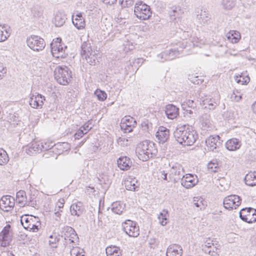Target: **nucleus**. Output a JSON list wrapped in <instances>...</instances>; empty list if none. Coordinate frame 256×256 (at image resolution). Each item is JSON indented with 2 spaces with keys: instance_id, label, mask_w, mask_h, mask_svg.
<instances>
[{
  "instance_id": "obj_1",
  "label": "nucleus",
  "mask_w": 256,
  "mask_h": 256,
  "mask_svg": "<svg viewBox=\"0 0 256 256\" xmlns=\"http://www.w3.org/2000/svg\"><path fill=\"white\" fill-rule=\"evenodd\" d=\"M62 234V236L64 240V244L70 250V256H85L83 250L76 246L78 244L79 238L73 228L68 226H64Z\"/></svg>"
},
{
  "instance_id": "obj_2",
  "label": "nucleus",
  "mask_w": 256,
  "mask_h": 256,
  "mask_svg": "<svg viewBox=\"0 0 256 256\" xmlns=\"http://www.w3.org/2000/svg\"><path fill=\"white\" fill-rule=\"evenodd\" d=\"M176 140L184 146H192L198 138V134L193 128L188 125L178 126L174 132Z\"/></svg>"
},
{
  "instance_id": "obj_3",
  "label": "nucleus",
  "mask_w": 256,
  "mask_h": 256,
  "mask_svg": "<svg viewBox=\"0 0 256 256\" xmlns=\"http://www.w3.org/2000/svg\"><path fill=\"white\" fill-rule=\"evenodd\" d=\"M136 152L138 158L145 162L155 156L158 150L154 142L146 140L137 146Z\"/></svg>"
},
{
  "instance_id": "obj_4",
  "label": "nucleus",
  "mask_w": 256,
  "mask_h": 256,
  "mask_svg": "<svg viewBox=\"0 0 256 256\" xmlns=\"http://www.w3.org/2000/svg\"><path fill=\"white\" fill-rule=\"evenodd\" d=\"M20 223L26 230L38 232L41 228V222L38 217L25 214L21 216Z\"/></svg>"
},
{
  "instance_id": "obj_5",
  "label": "nucleus",
  "mask_w": 256,
  "mask_h": 256,
  "mask_svg": "<svg viewBox=\"0 0 256 256\" xmlns=\"http://www.w3.org/2000/svg\"><path fill=\"white\" fill-rule=\"evenodd\" d=\"M54 76L60 84L66 85L72 78L71 71L67 66H58L54 71Z\"/></svg>"
},
{
  "instance_id": "obj_6",
  "label": "nucleus",
  "mask_w": 256,
  "mask_h": 256,
  "mask_svg": "<svg viewBox=\"0 0 256 256\" xmlns=\"http://www.w3.org/2000/svg\"><path fill=\"white\" fill-rule=\"evenodd\" d=\"M134 12L138 18L142 20L149 19L152 14L150 6L142 0H139L136 4Z\"/></svg>"
},
{
  "instance_id": "obj_7",
  "label": "nucleus",
  "mask_w": 256,
  "mask_h": 256,
  "mask_svg": "<svg viewBox=\"0 0 256 256\" xmlns=\"http://www.w3.org/2000/svg\"><path fill=\"white\" fill-rule=\"evenodd\" d=\"M184 173V169L180 164L178 163L173 164L169 172L168 181H171L174 184L182 180Z\"/></svg>"
},
{
  "instance_id": "obj_8",
  "label": "nucleus",
  "mask_w": 256,
  "mask_h": 256,
  "mask_svg": "<svg viewBox=\"0 0 256 256\" xmlns=\"http://www.w3.org/2000/svg\"><path fill=\"white\" fill-rule=\"evenodd\" d=\"M27 44L32 50L36 52L42 50L46 46L44 40L38 36H32L27 38Z\"/></svg>"
},
{
  "instance_id": "obj_9",
  "label": "nucleus",
  "mask_w": 256,
  "mask_h": 256,
  "mask_svg": "<svg viewBox=\"0 0 256 256\" xmlns=\"http://www.w3.org/2000/svg\"><path fill=\"white\" fill-rule=\"evenodd\" d=\"M220 245L215 242V241L210 240V238L206 239L202 245V250L206 253L212 256L218 255V250L220 249Z\"/></svg>"
},
{
  "instance_id": "obj_10",
  "label": "nucleus",
  "mask_w": 256,
  "mask_h": 256,
  "mask_svg": "<svg viewBox=\"0 0 256 256\" xmlns=\"http://www.w3.org/2000/svg\"><path fill=\"white\" fill-rule=\"evenodd\" d=\"M124 231L128 236L136 238L140 234L139 227L136 223L128 220L122 224Z\"/></svg>"
},
{
  "instance_id": "obj_11",
  "label": "nucleus",
  "mask_w": 256,
  "mask_h": 256,
  "mask_svg": "<svg viewBox=\"0 0 256 256\" xmlns=\"http://www.w3.org/2000/svg\"><path fill=\"white\" fill-rule=\"evenodd\" d=\"M61 38H56L50 44L51 52L54 56L57 58H64V49L61 44Z\"/></svg>"
},
{
  "instance_id": "obj_12",
  "label": "nucleus",
  "mask_w": 256,
  "mask_h": 256,
  "mask_svg": "<svg viewBox=\"0 0 256 256\" xmlns=\"http://www.w3.org/2000/svg\"><path fill=\"white\" fill-rule=\"evenodd\" d=\"M241 204V199L237 195L232 194L226 197L223 200L225 208L232 210L236 208Z\"/></svg>"
},
{
  "instance_id": "obj_13",
  "label": "nucleus",
  "mask_w": 256,
  "mask_h": 256,
  "mask_svg": "<svg viewBox=\"0 0 256 256\" xmlns=\"http://www.w3.org/2000/svg\"><path fill=\"white\" fill-rule=\"evenodd\" d=\"M220 96L218 94H214L213 97L206 98L200 101V104L204 106V108L210 110H214L220 104Z\"/></svg>"
},
{
  "instance_id": "obj_14",
  "label": "nucleus",
  "mask_w": 256,
  "mask_h": 256,
  "mask_svg": "<svg viewBox=\"0 0 256 256\" xmlns=\"http://www.w3.org/2000/svg\"><path fill=\"white\" fill-rule=\"evenodd\" d=\"M180 54V50L178 48L166 50L158 56V60L164 62L174 59Z\"/></svg>"
},
{
  "instance_id": "obj_15",
  "label": "nucleus",
  "mask_w": 256,
  "mask_h": 256,
  "mask_svg": "<svg viewBox=\"0 0 256 256\" xmlns=\"http://www.w3.org/2000/svg\"><path fill=\"white\" fill-rule=\"evenodd\" d=\"M222 140L218 135L210 136L206 140V144L210 151L214 152L222 145Z\"/></svg>"
},
{
  "instance_id": "obj_16",
  "label": "nucleus",
  "mask_w": 256,
  "mask_h": 256,
  "mask_svg": "<svg viewBox=\"0 0 256 256\" xmlns=\"http://www.w3.org/2000/svg\"><path fill=\"white\" fill-rule=\"evenodd\" d=\"M181 184L186 188L194 187L198 182L197 176L190 174H186L182 176L180 180Z\"/></svg>"
},
{
  "instance_id": "obj_17",
  "label": "nucleus",
  "mask_w": 256,
  "mask_h": 256,
  "mask_svg": "<svg viewBox=\"0 0 256 256\" xmlns=\"http://www.w3.org/2000/svg\"><path fill=\"white\" fill-rule=\"evenodd\" d=\"M14 206V199L10 196H3L0 200V208L4 211H10Z\"/></svg>"
},
{
  "instance_id": "obj_18",
  "label": "nucleus",
  "mask_w": 256,
  "mask_h": 256,
  "mask_svg": "<svg viewBox=\"0 0 256 256\" xmlns=\"http://www.w3.org/2000/svg\"><path fill=\"white\" fill-rule=\"evenodd\" d=\"M45 97L40 94H32L29 100V104L34 108H41L44 104Z\"/></svg>"
},
{
  "instance_id": "obj_19",
  "label": "nucleus",
  "mask_w": 256,
  "mask_h": 256,
  "mask_svg": "<svg viewBox=\"0 0 256 256\" xmlns=\"http://www.w3.org/2000/svg\"><path fill=\"white\" fill-rule=\"evenodd\" d=\"M196 13V20L200 24H208L211 19V15L206 9L197 8Z\"/></svg>"
},
{
  "instance_id": "obj_20",
  "label": "nucleus",
  "mask_w": 256,
  "mask_h": 256,
  "mask_svg": "<svg viewBox=\"0 0 256 256\" xmlns=\"http://www.w3.org/2000/svg\"><path fill=\"white\" fill-rule=\"evenodd\" d=\"M170 130L164 126H160L156 133V137L158 138L159 142L164 144L169 138Z\"/></svg>"
},
{
  "instance_id": "obj_21",
  "label": "nucleus",
  "mask_w": 256,
  "mask_h": 256,
  "mask_svg": "<svg viewBox=\"0 0 256 256\" xmlns=\"http://www.w3.org/2000/svg\"><path fill=\"white\" fill-rule=\"evenodd\" d=\"M12 235V229L10 224H7L1 232L4 246H6L11 240Z\"/></svg>"
},
{
  "instance_id": "obj_22",
  "label": "nucleus",
  "mask_w": 256,
  "mask_h": 256,
  "mask_svg": "<svg viewBox=\"0 0 256 256\" xmlns=\"http://www.w3.org/2000/svg\"><path fill=\"white\" fill-rule=\"evenodd\" d=\"M182 248L178 244H172L168 248L166 252V256H182Z\"/></svg>"
},
{
  "instance_id": "obj_23",
  "label": "nucleus",
  "mask_w": 256,
  "mask_h": 256,
  "mask_svg": "<svg viewBox=\"0 0 256 256\" xmlns=\"http://www.w3.org/2000/svg\"><path fill=\"white\" fill-rule=\"evenodd\" d=\"M118 167L122 170H130L132 166V162L130 159L127 156H121L117 160Z\"/></svg>"
},
{
  "instance_id": "obj_24",
  "label": "nucleus",
  "mask_w": 256,
  "mask_h": 256,
  "mask_svg": "<svg viewBox=\"0 0 256 256\" xmlns=\"http://www.w3.org/2000/svg\"><path fill=\"white\" fill-rule=\"evenodd\" d=\"M226 148L230 151H235L238 150L242 146L241 141L236 138H232L226 142Z\"/></svg>"
},
{
  "instance_id": "obj_25",
  "label": "nucleus",
  "mask_w": 256,
  "mask_h": 256,
  "mask_svg": "<svg viewBox=\"0 0 256 256\" xmlns=\"http://www.w3.org/2000/svg\"><path fill=\"white\" fill-rule=\"evenodd\" d=\"M179 109L174 104H170L166 106L165 113L169 119L174 120L179 114Z\"/></svg>"
},
{
  "instance_id": "obj_26",
  "label": "nucleus",
  "mask_w": 256,
  "mask_h": 256,
  "mask_svg": "<svg viewBox=\"0 0 256 256\" xmlns=\"http://www.w3.org/2000/svg\"><path fill=\"white\" fill-rule=\"evenodd\" d=\"M72 21L74 25L78 29H83L86 26L84 18L81 13L76 14L75 16H72Z\"/></svg>"
},
{
  "instance_id": "obj_27",
  "label": "nucleus",
  "mask_w": 256,
  "mask_h": 256,
  "mask_svg": "<svg viewBox=\"0 0 256 256\" xmlns=\"http://www.w3.org/2000/svg\"><path fill=\"white\" fill-rule=\"evenodd\" d=\"M70 212L72 216H80L84 212L82 204L80 202H78L72 204L70 207Z\"/></svg>"
},
{
  "instance_id": "obj_28",
  "label": "nucleus",
  "mask_w": 256,
  "mask_h": 256,
  "mask_svg": "<svg viewBox=\"0 0 256 256\" xmlns=\"http://www.w3.org/2000/svg\"><path fill=\"white\" fill-rule=\"evenodd\" d=\"M126 188L127 190L131 191L138 190V188L137 180L135 178H128L124 182Z\"/></svg>"
},
{
  "instance_id": "obj_29",
  "label": "nucleus",
  "mask_w": 256,
  "mask_h": 256,
  "mask_svg": "<svg viewBox=\"0 0 256 256\" xmlns=\"http://www.w3.org/2000/svg\"><path fill=\"white\" fill-rule=\"evenodd\" d=\"M10 34V27L6 24L0 26V42L6 40Z\"/></svg>"
},
{
  "instance_id": "obj_30",
  "label": "nucleus",
  "mask_w": 256,
  "mask_h": 256,
  "mask_svg": "<svg viewBox=\"0 0 256 256\" xmlns=\"http://www.w3.org/2000/svg\"><path fill=\"white\" fill-rule=\"evenodd\" d=\"M246 185L253 186H256V171L250 172L244 178Z\"/></svg>"
},
{
  "instance_id": "obj_31",
  "label": "nucleus",
  "mask_w": 256,
  "mask_h": 256,
  "mask_svg": "<svg viewBox=\"0 0 256 256\" xmlns=\"http://www.w3.org/2000/svg\"><path fill=\"white\" fill-rule=\"evenodd\" d=\"M228 40L232 44L238 42L240 39V33L236 30H230L226 34Z\"/></svg>"
},
{
  "instance_id": "obj_32",
  "label": "nucleus",
  "mask_w": 256,
  "mask_h": 256,
  "mask_svg": "<svg viewBox=\"0 0 256 256\" xmlns=\"http://www.w3.org/2000/svg\"><path fill=\"white\" fill-rule=\"evenodd\" d=\"M125 205L120 202H116L111 205V209L113 212L120 214L124 210Z\"/></svg>"
},
{
  "instance_id": "obj_33",
  "label": "nucleus",
  "mask_w": 256,
  "mask_h": 256,
  "mask_svg": "<svg viewBox=\"0 0 256 256\" xmlns=\"http://www.w3.org/2000/svg\"><path fill=\"white\" fill-rule=\"evenodd\" d=\"M98 51L92 50L88 54V56H85L84 58H85L90 65L94 66L98 61Z\"/></svg>"
},
{
  "instance_id": "obj_34",
  "label": "nucleus",
  "mask_w": 256,
  "mask_h": 256,
  "mask_svg": "<svg viewBox=\"0 0 256 256\" xmlns=\"http://www.w3.org/2000/svg\"><path fill=\"white\" fill-rule=\"evenodd\" d=\"M66 19V16L62 12H58L56 14L54 22L56 27H60L64 25Z\"/></svg>"
},
{
  "instance_id": "obj_35",
  "label": "nucleus",
  "mask_w": 256,
  "mask_h": 256,
  "mask_svg": "<svg viewBox=\"0 0 256 256\" xmlns=\"http://www.w3.org/2000/svg\"><path fill=\"white\" fill-rule=\"evenodd\" d=\"M92 50L90 43L84 42L81 46L80 54L84 58L85 56H88V54Z\"/></svg>"
},
{
  "instance_id": "obj_36",
  "label": "nucleus",
  "mask_w": 256,
  "mask_h": 256,
  "mask_svg": "<svg viewBox=\"0 0 256 256\" xmlns=\"http://www.w3.org/2000/svg\"><path fill=\"white\" fill-rule=\"evenodd\" d=\"M236 4V0H222L221 6L222 8L225 11L232 10Z\"/></svg>"
},
{
  "instance_id": "obj_37",
  "label": "nucleus",
  "mask_w": 256,
  "mask_h": 256,
  "mask_svg": "<svg viewBox=\"0 0 256 256\" xmlns=\"http://www.w3.org/2000/svg\"><path fill=\"white\" fill-rule=\"evenodd\" d=\"M26 192L24 190H20L16 192V202H18L20 206H24L26 202Z\"/></svg>"
},
{
  "instance_id": "obj_38",
  "label": "nucleus",
  "mask_w": 256,
  "mask_h": 256,
  "mask_svg": "<svg viewBox=\"0 0 256 256\" xmlns=\"http://www.w3.org/2000/svg\"><path fill=\"white\" fill-rule=\"evenodd\" d=\"M168 210H164L158 216L159 222L162 226H166L168 222Z\"/></svg>"
},
{
  "instance_id": "obj_39",
  "label": "nucleus",
  "mask_w": 256,
  "mask_h": 256,
  "mask_svg": "<svg viewBox=\"0 0 256 256\" xmlns=\"http://www.w3.org/2000/svg\"><path fill=\"white\" fill-rule=\"evenodd\" d=\"M107 256H120L121 252L120 250L117 247H108L106 249Z\"/></svg>"
},
{
  "instance_id": "obj_40",
  "label": "nucleus",
  "mask_w": 256,
  "mask_h": 256,
  "mask_svg": "<svg viewBox=\"0 0 256 256\" xmlns=\"http://www.w3.org/2000/svg\"><path fill=\"white\" fill-rule=\"evenodd\" d=\"M206 202L201 197H194L193 200L194 205L196 207L202 210L205 208L206 204Z\"/></svg>"
},
{
  "instance_id": "obj_41",
  "label": "nucleus",
  "mask_w": 256,
  "mask_h": 256,
  "mask_svg": "<svg viewBox=\"0 0 256 256\" xmlns=\"http://www.w3.org/2000/svg\"><path fill=\"white\" fill-rule=\"evenodd\" d=\"M32 14L34 17L40 18L42 16V8L39 5H36L32 6L31 10Z\"/></svg>"
},
{
  "instance_id": "obj_42",
  "label": "nucleus",
  "mask_w": 256,
  "mask_h": 256,
  "mask_svg": "<svg viewBox=\"0 0 256 256\" xmlns=\"http://www.w3.org/2000/svg\"><path fill=\"white\" fill-rule=\"evenodd\" d=\"M248 223H252L256 222V212H250L248 216H243V218L242 220Z\"/></svg>"
},
{
  "instance_id": "obj_43",
  "label": "nucleus",
  "mask_w": 256,
  "mask_h": 256,
  "mask_svg": "<svg viewBox=\"0 0 256 256\" xmlns=\"http://www.w3.org/2000/svg\"><path fill=\"white\" fill-rule=\"evenodd\" d=\"M252 212H256V210L252 208H244L239 212L240 218L242 220L243 216H248Z\"/></svg>"
},
{
  "instance_id": "obj_44",
  "label": "nucleus",
  "mask_w": 256,
  "mask_h": 256,
  "mask_svg": "<svg viewBox=\"0 0 256 256\" xmlns=\"http://www.w3.org/2000/svg\"><path fill=\"white\" fill-rule=\"evenodd\" d=\"M8 160V156L6 152L3 150H0V164H6Z\"/></svg>"
},
{
  "instance_id": "obj_45",
  "label": "nucleus",
  "mask_w": 256,
  "mask_h": 256,
  "mask_svg": "<svg viewBox=\"0 0 256 256\" xmlns=\"http://www.w3.org/2000/svg\"><path fill=\"white\" fill-rule=\"evenodd\" d=\"M94 94L96 96L98 99L100 101H104L107 97V94L104 91L98 89L94 92Z\"/></svg>"
},
{
  "instance_id": "obj_46",
  "label": "nucleus",
  "mask_w": 256,
  "mask_h": 256,
  "mask_svg": "<svg viewBox=\"0 0 256 256\" xmlns=\"http://www.w3.org/2000/svg\"><path fill=\"white\" fill-rule=\"evenodd\" d=\"M49 244L52 248H56V244L60 240L59 236L54 235H50L49 237Z\"/></svg>"
},
{
  "instance_id": "obj_47",
  "label": "nucleus",
  "mask_w": 256,
  "mask_h": 256,
  "mask_svg": "<svg viewBox=\"0 0 256 256\" xmlns=\"http://www.w3.org/2000/svg\"><path fill=\"white\" fill-rule=\"evenodd\" d=\"M235 80L238 84H246L250 82V78L248 76H246V77L244 78L240 76H235Z\"/></svg>"
},
{
  "instance_id": "obj_48",
  "label": "nucleus",
  "mask_w": 256,
  "mask_h": 256,
  "mask_svg": "<svg viewBox=\"0 0 256 256\" xmlns=\"http://www.w3.org/2000/svg\"><path fill=\"white\" fill-rule=\"evenodd\" d=\"M36 205V200L34 195H30L28 198H26V202L24 203L25 206H28L34 207Z\"/></svg>"
},
{
  "instance_id": "obj_49",
  "label": "nucleus",
  "mask_w": 256,
  "mask_h": 256,
  "mask_svg": "<svg viewBox=\"0 0 256 256\" xmlns=\"http://www.w3.org/2000/svg\"><path fill=\"white\" fill-rule=\"evenodd\" d=\"M41 148H42V150L44 151L48 150L54 146V144L52 142H41Z\"/></svg>"
},
{
  "instance_id": "obj_50",
  "label": "nucleus",
  "mask_w": 256,
  "mask_h": 256,
  "mask_svg": "<svg viewBox=\"0 0 256 256\" xmlns=\"http://www.w3.org/2000/svg\"><path fill=\"white\" fill-rule=\"evenodd\" d=\"M40 144H41V142H36L32 143L31 144V146H30V150H28L30 151V150H32L34 152H38L39 151H42V148H41Z\"/></svg>"
},
{
  "instance_id": "obj_51",
  "label": "nucleus",
  "mask_w": 256,
  "mask_h": 256,
  "mask_svg": "<svg viewBox=\"0 0 256 256\" xmlns=\"http://www.w3.org/2000/svg\"><path fill=\"white\" fill-rule=\"evenodd\" d=\"M210 116L206 114L204 115L202 118V124L203 126L206 127H209L210 123L209 120Z\"/></svg>"
},
{
  "instance_id": "obj_52",
  "label": "nucleus",
  "mask_w": 256,
  "mask_h": 256,
  "mask_svg": "<svg viewBox=\"0 0 256 256\" xmlns=\"http://www.w3.org/2000/svg\"><path fill=\"white\" fill-rule=\"evenodd\" d=\"M122 128L125 130V132H131L132 131L133 128L131 124H128L123 123L121 126Z\"/></svg>"
},
{
  "instance_id": "obj_53",
  "label": "nucleus",
  "mask_w": 256,
  "mask_h": 256,
  "mask_svg": "<svg viewBox=\"0 0 256 256\" xmlns=\"http://www.w3.org/2000/svg\"><path fill=\"white\" fill-rule=\"evenodd\" d=\"M167 175L168 174L164 170H162L160 172L158 177L160 178L163 179L168 182H171V181H168L169 178H168Z\"/></svg>"
},
{
  "instance_id": "obj_54",
  "label": "nucleus",
  "mask_w": 256,
  "mask_h": 256,
  "mask_svg": "<svg viewBox=\"0 0 256 256\" xmlns=\"http://www.w3.org/2000/svg\"><path fill=\"white\" fill-rule=\"evenodd\" d=\"M86 134V133L82 130V128H80L79 130L74 134L75 139H80L82 138V136Z\"/></svg>"
},
{
  "instance_id": "obj_55",
  "label": "nucleus",
  "mask_w": 256,
  "mask_h": 256,
  "mask_svg": "<svg viewBox=\"0 0 256 256\" xmlns=\"http://www.w3.org/2000/svg\"><path fill=\"white\" fill-rule=\"evenodd\" d=\"M6 73V69L3 64L0 62V80H2L4 76V74Z\"/></svg>"
},
{
  "instance_id": "obj_56",
  "label": "nucleus",
  "mask_w": 256,
  "mask_h": 256,
  "mask_svg": "<svg viewBox=\"0 0 256 256\" xmlns=\"http://www.w3.org/2000/svg\"><path fill=\"white\" fill-rule=\"evenodd\" d=\"M80 128L83 130L86 134L92 128V127L90 126V121L84 124L80 127Z\"/></svg>"
},
{
  "instance_id": "obj_57",
  "label": "nucleus",
  "mask_w": 256,
  "mask_h": 256,
  "mask_svg": "<svg viewBox=\"0 0 256 256\" xmlns=\"http://www.w3.org/2000/svg\"><path fill=\"white\" fill-rule=\"evenodd\" d=\"M64 198L59 200L58 202L56 204V206L58 208V210H60V209L64 207Z\"/></svg>"
},
{
  "instance_id": "obj_58",
  "label": "nucleus",
  "mask_w": 256,
  "mask_h": 256,
  "mask_svg": "<svg viewBox=\"0 0 256 256\" xmlns=\"http://www.w3.org/2000/svg\"><path fill=\"white\" fill-rule=\"evenodd\" d=\"M190 79H191V80H190L191 82L196 84H202V81L201 80L198 78V76L193 78H191Z\"/></svg>"
},
{
  "instance_id": "obj_59",
  "label": "nucleus",
  "mask_w": 256,
  "mask_h": 256,
  "mask_svg": "<svg viewBox=\"0 0 256 256\" xmlns=\"http://www.w3.org/2000/svg\"><path fill=\"white\" fill-rule=\"evenodd\" d=\"M191 42L192 44V45L194 46H200L199 44H198V38H193Z\"/></svg>"
},
{
  "instance_id": "obj_60",
  "label": "nucleus",
  "mask_w": 256,
  "mask_h": 256,
  "mask_svg": "<svg viewBox=\"0 0 256 256\" xmlns=\"http://www.w3.org/2000/svg\"><path fill=\"white\" fill-rule=\"evenodd\" d=\"M106 4L112 5L116 2V0H100Z\"/></svg>"
},
{
  "instance_id": "obj_61",
  "label": "nucleus",
  "mask_w": 256,
  "mask_h": 256,
  "mask_svg": "<svg viewBox=\"0 0 256 256\" xmlns=\"http://www.w3.org/2000/svg\"><path fill=\"white\" fill-rule=\"evenodd\" d=\"M186 104L189 107V108H194L195 106V104H194V102L192 100H188L186 102Z\"/></svg>"
},
{
  "instance_id": "obj_62",
  "label": "nucleus",
  "mask_w": 256,
  "mask_h": 256,
  "mask_svg": "<svg viewBox=\"0 0 256 256\" xmlns=\"http://www.w3.org/2000/svg\"><path fill=\"white\" fill-rule=\"evenodd\" d=\"M125 120L128 122V124H130L131 122L133 121L134 124H136V122L134 120V118L132 117L129 118H126Z\"/></svg>"
},
{
  "instance_id": "obj_63",
  "label": "nucleus",
  "mask_w": 256,
  "mask_h": 256,
  "mask_svg": "<svg viewBox=\"0 0 256 256\" xmlns=\"http://www.w3.org/2000/svg\"><path fill=\"white\" fill-rule=\"evenodd\" d=\"M62 210H58L56 212H54V214L55 216L58 217V218H60V216H61V214H60V212H62Z\"/></svg>"
},
{
  "instance_id": "obj_64",
  "label": "nucleus",
  "mask_w": 256,
  "mask_h": 256,
  "mask_svg": "<svg viewBox=\"0 0 256 256\" xmlns=\"http://www.w3.org/2000/svg\"><path fill=\"white\" fill-rule=\"evenodd\" d=\"M252 108L254 112L256 114V102L252 104Z\"/></svg>"
}]
</instances>
